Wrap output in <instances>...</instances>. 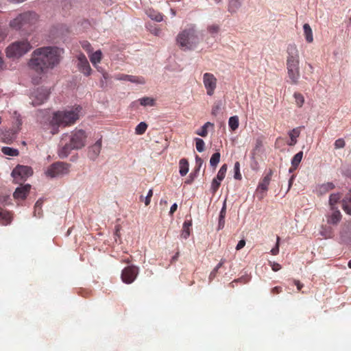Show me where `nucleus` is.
<instances>
[{"instance_id": "obj_1", "label": "nucleus", "mask_w": 351, "mask_h": 351, "mask_svg": "<svg viewBox=\"0 0 351 351\" xmlns=\"http://www.w3.org/2000/svg\"><path fill=\"white\" fill-rule=\"evenodd\" d=\"M63 49L57 47H43L35 49L29 61V66L38 73L52 69L61 61Z\"/></svg>"}, {"instance_id": "obj_2", "label": "nucleus", "mask_w": 351, "mask_h": 351, "mask_svg": "<svg viewBox=\"0 0 351 351\" xmlns=\"http://www.w3.org/2000/svg\"><path fill=\"white\" fill-rule=\"evenodd\" d=\"M87 134L82 129H75L70 133L62 134L58 149L61 158H66L73 150L81 149L86 145Z\"/></svg>"}, {"instance_id": "obj_3", "label": "nucleus", "mask_w": 351, "mask_h": 351, "mask_svg": "<svg viewBox=\"0 0 351 351\" xmlns=\"http://www.w3.org/2000/svg\"><path fill=\"white\" fill-rule=\"evenodd\" d=\"M81 110V107L77 106L68 110L56 112L53 114L50 124L53 128L73 124L79 119Z\"/></svg>"}, {"instance_id": "obj_4", "label": "nucleus", "mask_w": 351, "mask_h": 351, "mask_svg": "<svg viewBox=\"0 0 351 351\" xmlns=\"http://www.w3.org/2000/svg\"><path fill=\"white\" fill-rule=\"evenodd\" d=\"M176 40L179 46L184 50L194 49L199 42L195 25H188L178 34Z\"/></svg>"}, {"instance_id": "obj_5", "label": "nucleus", "mask_w": 351, "mask_h": 351, "mask_svg": "<svg viewBox=\"0 0 351 351\" xmlns=\"http://www.w3.org/2000/svg\"><path fill=\"white\" fill-rule=\"evenodd\" d=\"M37 21V15L34 12H26L19 14L10 21L11 28L19 30L34 24Z\"/></svg>"}, {"instance_id": "obj_6", "label": "nucleus", "mask_w": 351, "mask_h": 351, "mask_svg": "<svg viewBox=\"0 0 351 351\" xmlns=\"http://www.w3.org/2000/svg\"><path fill=\"white\" fill-rule=\"evenodd\" d=\"M31 49L32 46L27 40H19L7 47L6 54L9 58H19L27 53Z\"/></svg>"}, {"instance_id": "obj_7", "label": "nucleus", "mask_w": 351, "mask_h": 351, "mask_svg": "<svg viewBox=\"0 0 351 351\" xmlns=\"http://www.w3.org/2000/svg\"><path fill=\"white\" fill-rule=\"evenodd\" d=\"M69 172V165L62 162H57L51 165L47 168L45 174L47 177L54 178L66 175Z\"/></svg>"}, {"instance_id": "obj_8", "label": "nucleus", "mask_w": 351, "mask_h": 351, "mask_svg": "<svg viewBox=\"0 0 351 351\" xmlns=\"http://www.w3.org/2000/svg\"><path fill=\"white\" fill-rule=\"evenodd\" d=\"M33 174V170L30 167L17 165L12 171V176L16 183L25 181Z\"/></svg>"}, {"instance_id": "obj_9", "label": "nucleus", "mask_w": 351, "mask_h": 351, "mask_svg": "<svg viewBox=\"0 0 351 351\" xmlns=\"http://www.w3.org/2000/svg\"><path fill=\"white\" fill-rule=\"evenodd\" d=\"M50 94V91L47 88H38L34 90L30 96L32 104L33 106H38L43 104L47 99Z\"/></svg>"}, {"instance_id": "obj_10", "label": "nucleus", "mask_w": 351, "mask_h": 351, "mask_svg": "<svg viewBox=\"0 0 351 351\" xmlns=\"http://www.w3.org/2000/svg\"><path fill=\"white\" fill-rule=\"evenodd\" d=\"M300 60H287V69L289 78L292 84H296L300 78Z\"/></svg>"}, {"instance_id": "obj_11", "label": "nucleus", "mask_w": 351, "mask_h": 351, "mask_svg": "<svg viewBox=\"0 0 351 351\" xmlns=\"http://www.w3.org/2000/svg\"><path fill=\"white\" fill-rule=\"evenodd\" d=\"M217 80L213 74L210 73H205L203 75V84L205 89L206 90V94L208 96L213 95L217 88Z\"/></svg>"}, {"instance_id": "obj_12", "label": "nucleus", "mask_w": 351, "mask_h": 351, "mask_svg": "<svg viewBox=\"0 0 351 351\" xmlns=\"http://www.w3.org/2000/svg\"><path fill=\"white\" fill-rule=\"evenodd\" d=\"M138 274V267L134 265H130L123 269L121 273V279L126 284H131L136 278Z\"/></svg>"}, {"instance_id": "obj_13", "label": "nucleus", "mask_w": 351, "mask_h": 351, "mask_svg": "<svg viewBox=\"0 0 351 351\" xmlns=\"http://www.w3.org/2000/svg\"><path fill=\"white\" fill-rule=\"evenodd\" d=\"M77 66L79 70L86 75H89L91 73V68L86 56L81 53L77 57Z\"/></svg>"}, {"instance_id": "obj_14", "label": "nucleus", "mask_w": 351, "mask_h": 351, "mask_svg": "<svg viewBox=\"0 0 351 351\" xmlns=\"http://www.w3.org/2000/svg\"><path fill=\"white\" fill-rule=\"evenodd\" d=\"M102 146L101 138L98 139L93 145L88 147V157L95 160L99 155Z\"/></svg>"}, {"instance_id": "obj_15", "label": "nucleus", "mask_w": 351, "mask_h": 351, "mask_svg": "<svg viewBox=\"0 0 351 351\" xmlns=\"http://www.w3.org/2000/svg\"><path fill=\"white\" fill-rule=\"evenodd\" d=\"M114 78L117 80L128 81L132 83H135L138 84H144L145 83V79L142 77H137L125 74L117 75L114 77Z\"/></svg>"}, {"instance_id": "obj_16", "label": "nucleus", "mask_w": 351, "mask_h": 351, "mask_svg": "<svg viewBox=\"0 0 351 351\" xmlns=\"http://www.w3.org/2000/svg\"><path fill=\"white\" fill-rule=\"evenodd\" d=\"M30 189H31V185H29V184L20 186L16 189V190L13 194V196L15 199H23L26 197Z\"/></svg>"}, {"instance_id": "obj_17", "label": "nucleus", "mask_w": 351, "mask_h": 351, "mask_svg": "<svg viewBox=\"0 0 351 351\" xmlns=\"http://www.w3.org/2000/svg\"><path fill=\"white\" fill-rule=\"evenodd\" d=\"M287 60H300L299 51L295 44H290L287 49Z\"/></svg>"}, {"instance_id": "obj_18", "label": "nucleus", "mask_w": 351, "mask_h": 351, "mask_svg": "<svg viewBox=\"0 0 351 351\" xmlns=\"http://www.w3.org/2000/svg\"><path fill=\"white\" fill-rule=\"evenodd\" d=\"M341 242L351 245V224L343 228L340 233Z\"/></svg>"}, {"instance_id": "obj_19", "label": "nucleus", "mask_w": 351, "mask_h": 351, "mask_svg": "<svg viewBox=\"0 0 351 351\" xmlns=\"http://www.w3.org/2000/svg\"><path fill=\"white\" fill-rule=\"evenodd\" d=\"M331 211L332 213L326 216L327 222L330 224L336 225L340 221L341 219V213L337 208H334V210H331Z\"/></svg>"}, {"instance_id": "obj_20", "label": "nucleus", "mask_w": 351, "mask_h": 351, "mask_svg": "<svg viewBox=\"0 0 351 351\" xmlns=\"http://www.w3.org/2000/svg\"><path fill=\"white\" fill-rule=\"evenodd\" d=\"M342 207L343 210L348 215H351V189L346 194L345 198L342 201Z\"/></svg>"}, {"instance_id": "obj_21", "label": "nucleus", "mask_w": 351, "mask_h": 351, "mask_svg": "<svg viewBox=\"0 0 351 351\" xmlns=\"http://www.w3.org/2000/svg\"><path fill=\"white\" fill-rule=\"evenodd\" d=\"M335 188V184L332 182H326L321 184L317 188V193L319 195H323Z\"/></svg>"}, {"instance_id": "obj_22", "label": "nucleus", "mask_w": 351, "mask_h": 351, "mask_svg": "<svg viewBox=\"0 0 351 351\" xmlns=\"http://www.w3.org/2000/svg\"><path fill=\"white\" fill-rule=\"evenodd\" d=\"M12 217L10 213L0 207V224L6 226L11 223Z\"/></svg>"}, {"instance_id": "obj_23", "label": "nucleus", "mask_w": 351, "mask_h": 351, "mask_svg": "<svg viewBox=\"0 0 351 351\" xmlns=\"http://www.w3.org/2000/svg\"><path fill=\"white\" fill-rule=\"evenodd\" d=\"M271 172L265 176L258 186L257 190L266 191L271 180Z\"/></svg>"}, {"instance_id": "obj_24", "label": "nucleus", "mask_w": 351, "mask_h": 351, "mask_svg": "<svg viewBox=\"0 0 351 351\" xmlns=\"http://www.w3.org/2000/svg\"><path fill=\"white\" fill-rule=\"evenodd\" d=\"M146 13L148 17L157 22H160L163 19V16L160 12L154 10L149 9L147 10Z\"/></svg>"}, {"instance_id": "obj_25", "label": "nucleus", "mask_w": 351, "mask_h": 351, "mask_svg": "<svg viewBox=\"0 0 351 351\" xmlns=\"http://www.w3.org/2000/svg\"><path fill=\"white\" fill-rule=\"evenodd\" d=\"M304 34L305 36V39L308 43H312L313 40V32L308 23H305L303 25Z\"/></svg>"}, {"instance_id": "obj_26", "label": "nucleus", "mask_w": 351, "mask_h": 351, "mask_svg": "<svg viewBox=\"0 0 351 351\" xmlns=\"http://www.w3.org/2000/svg\"><path fill=\"white\" fill-rule=\"evenodd\" d=\"M180 167V174L182 176H184L189 172V162L186 159L182 158L180 160L179 162Z\"/></svg>"}, {"instance_id": "obj_27", "label": "nucleus", "mask_w": 351, "mask_h": 351, "mask_svg": "<svg viewBox=\"0 0 351 351\" xmlns=\"http://www.w3.org/2000/svg\"><path fill=\"white\" fill-rule=\"evenodd\" d=\"M192 225V223L191 221H185L183 223V227H182V232L181 233V237L184 239H186L189 235H190V227Z\"/></svg>"}, {"instance_id": "obj_28", "label": "nucleus", "mask_w": 351, "mask_h": 351, "mask_svg": "<svg viewBox=\"0 0 351 351\" xmlns=\"http://www.w3.org/2000/svg\"><path fill=\"white\" fill-rule=\"evenodd\" d=\"M243 0H230L229 11L236 12L241 6Z\"/></svg>"}, {"instance_id": "obj_29", "label": "nucleus", "mask_w": 351, "mask_h": 351, "mask_svg": "<svg viewBox=\"0 0 351 351\" xmlns=\"http://www.w3.org/2000/svg\"><path fill=\"white\" fill-rule=\"evenodd\" d=\"M303 157V152H299L297 153L291 160V165L293 169H295L300 165Z\"/></svg>"}, {"instance_id": "obj_30", "label": "nucleus", "mask_w": 351, "mask_h": 351, "mask_svg": "<svg viewBox=\"0 0 351 351\" xmlns=\"http://www.w3.org/2000/svg\"><path fill=\"white\" fill-rule=\"evenodd\" d=\"M101 56L102 53L100 50L96 51L90 55V60L94 66L101 61Z\"/></svg>"}, {"instance_id": "obj_31", "label": "nucleus", "mask_w": 351, "mask_h": 351, "mask_svg": "<svg viewBox=\"0 0 351 351\" xmlns=\"http://www.w3.org/2000/svg\"><path fill=\"white\" fill-rule=\"evenodd\" d=\"M140 104L143 106H154L155 105V100L149 97H144L138 99Z\"/></svg>"}, {"instance_id": "obj_32", "label": "nucleus", "mask_w": 351, "mask_h": 351, "mask_svg": "<svg viewBox=\"0 0 351 351\" xmlns=\"http://www.w3.org/2000/svg\"><path fill=\"white\" fill-rule=\"evenodd\" d=\"M341 197L340 193H332L330 195L329 197V204L330 206V209L334 210V208H336L335 207V204L339 200Z\"/></svg>"}, {"instance_id": "obj_33", "label": "nucleus", "mask_w": 351, "mask_h": 351, "mask_svg": "<svg viewBox=\"0 0 351 351\" xmlns=\"http://www.w3.org/2000/svg\"><path fill=\"white\" fill-rule=\"evenodd\" d=\"M208 126H213L210 122H206L200 129L196 131V134L202 137H205L208 134L207 128Z\"/></svg>"}, {"instance_id": "obj_34", "label": "nucleus", "mask_w": 351, "mask_h": 351, "mask_svg": "<svg viewBox=\"0 0 351 351\" xmlns=\"http://www.w3.org/2000/svg\"><path fill=\"white\" fill-rule=\"evenodd\" d=\"M228 125L232 130H235L239 127V118L237 116L231 117L228 121Z\"/></svg>"}, {"instance_id": "obj_35", "label": "nucleus", "mask_w": 351, "mask_h": 351, "mask_svg": "<svg viewBox=\"0 0 351 351\" xmlns=\"http://www.w3.org/2000/svg\"><path fill=\"white\" fill-rule=\"evenodd\" d=\"M147 128V124L145 122L142 121L136 125L135 132L136 134L141 135L145 132Z\"/></svg>"}, {"instance_id": "obj_36", "label": "nucleus", "mask_w": 351, "mask_h": 351, "mask_svg": "<svg viewBox=\"0 0 351 351\" xmlns=\"http://www.w3.org/2000/svg\"><path fill=\"white\" fill-rule=\"evenodd\" d=\"M220 157L221 155L219 152H215V154H213L210 159V166L216 167L220 161Z\"/></svg>"}, {"instance_id": "obj_37", "label": "nucleus", "mask_w": 351, "mask_h": 351, "mask_svg": "<svg viewBox=\"0 0 351 351\" xmlns=\"http://www.w3.org/2000/svg\"><path fill=\"white\" fill-rule=\"evenodd\" d=\"M2 152L5 155L10 156H16L19 154V151L16 149H13L9 147H3L2 148Z\"/></svg>"}, {"instance_id": "obj_38", "label": "nucleus", "mask_w": 351, "mask_h": 351, "mask_svg": "<svg viewBox=\"0 0 351 351\" xmlns=\"http://www.w3.org/2000/svg\"><path fill=\"white\" fill-rule=\"evenodd\" d=\"M319 234L324 238L328 239L332 237V232L330 228L322 227Z\"/></svg>"}, {"instance_id": "obj_39", "label": "nucleus", "mask_w": 351, "mask_h": 351, "mask_svg": "<svg viewBox=\"0 0 351 351\" xmlns=\"http://www.w3.org/2000/svg\"><path fill=\"white\" fill-rule=\"evenodd\" d=\"M227 169H228V166L226 164L223 165L221 167V168L219 169V170L217 173V177H216L219 181H222L223 180V178H225L226 173L227 171Z\"/></svg>"}, {"instance_id": "obj_40", "label": "nucleus", "mask_w": 351, "mask_h": 351, "mask_svg": "<svg viewBox=\"0 0 351 351\" xmlns=\"http://www.w3.org/2000/svg\"><path fill=\"white\" fill-rule=\"evenodd\" d=\"M293 97H294L295 102L296 105L298 107H302L304 102V98L303 95L300 93H295L293 95Z\"/></svg>"}, {"instance_id": "obj_41", "label": "nucleus", "mask_w": 351, "mask_h": 351, "mask_svg": "<svg viewBox=\"0 0 351 351\" xmlns=\"http://www.w3.org/2000/svg\"><path fill=\"white\" fill-rule=\"evenodd\" d=\"M195 146L198 152H202L204 150L205 143L204 141L199 138H195Z\"/></svg>"}, {"instance_id": "obj_42", "label": "nucleus", "mask_w": 351, "mask_h": 351, "mask_svg": "<svg viewBox=\"0 0 351 351\" xmlns=\"http://www.w3.org/2000/svg\"><path fill=\"white\" fill-rule=\"evenodd\" d=\"M222 107V101H217L215 102L213 108H212V114L214 116H217L219 112L221 110Z\"/></svg>"}, {"instance_id": "obj_43", "label": "nucleus", "mask_w": 351, "mask_h": 351, "mask_svg": "<svg viewBox=\"0 0 351 351\" xmlns=\"http://www.w3.org/2000/svg\"><path fill=\"white\" fill-rule=\"evenodd\" d=\"M234 178L236 180H241L242 176L240 173V163L239 162H236L234 165Z\"/></svg>"}, {"instance_id": "obj_44", "label": "nucleus", "mask_w": 351, "mask_h": 351, "mask_svg": "<svg viewBox=\"0 0 351 351\" xmlns=\"http://www.w3.org/2000/svg\"><path fill=\"white\" fill-rule=\"evenodd\" d=\"M221 181H219L217 178H215L213 180V181L211 182V186H210V190L213 193H215L218 190V189L221 184Z\"/></svg>"}, {"instance_id": "obj_45", "label": "nucleus", "mask_w": 351, "mask_h": 351, "mask_svg": "<svg viewBox=\"0 0 351 351\" xmlns=\"http://www.w3.org/2000/svg\"><path fill=\"white\" fill-rule=\"evenodd\" d=\"M225 217H226V215H219V220H218V225H217V230H220L223 228V227L225 226Z\"/></svg>"}, {"instance_id": "obj_46", "label": "nucleus", "mask_w": 351, "mask_h": 351, "mask_svg": "<svg viewBox=\"0 0 351 351\" xmlns=\"http://www.w3.org/2000/svg\"><path fill=\"white\" fill-rule=\"evenodd\" d=\"M299 135V132L297 131L296 129H293L289 134V136H290V138H291V143H290L289 145H293L296 143V137L298 136Z\"/></svg>"}, {"instance_id": "obj_47", "label": "nucleus", "mask_w": 351, "mask_h": 351, "mask_svg": "<svg viewBox=\"0 0 351 351\" xmlns=\"http://www.w3.org/2000/svg\"><path fill=\"white\" fill-rule=\"evenodd\" d=\"M42 204H43V200L41 199H38L36 204H35V206H34V208H35V210H34V215L36 216L37 215V213H38V216L39 217L40 216V209H41V206H42Z\"/></svg>"}, {"instance_id": "obj_48", "label": "nucleus", "mask_w": 351, "mask_h": 351, "mask_svg": "<svg viewBox=\"0 0 351 351\" xmlns=\"http://www.w3.org/2000/svg\"><path fill=\"white\" fill-rule=\"evenodd\" d=\"M280 237H277L276 245L271 250L273 255H277L279 253Z\"/></svg>"}, {"instance_id": "obj_49", "label": "nucleus", "mask_w": 351, "mask_h": 351, "mask_svg": "<svg viewBox=\"0 0 351 351\" xmlns=\"http://www.w3.org/2000/svg\"><path fill=\"white\" fill-rule=\"evenodd\" d=\"M335 149H341L345 147V141L343 138H338L335 142Z\"/></svg>"}, {"instance_id": "obj_50", "label": "nucleus", "mask_w": 351, "mask_h": 351, "mask_svg": "<svg viewBox=\"0 0 351 351\" xmlns=\"http://www.w3.org/2000/svg\"><path fill=\"white\" fill-rule=\"evenodd\" d=\"M219 29V27L217 25H212L208 27V31L212 35L216 34L218 33Z\"/></svg>"}, {"instance_id": "obj_51", "label": "nucleus", "mask_w": 351, "mask_h": 351, "mask_svg": "<svg viewBox=\"0 0 351 351\" xmlns=\"http://www.w3.org/2000/svg\"><path fill=\"white\" fill-rule=\"evenodd\" d=\"M152 195H153V191H152V189H149L147 196L145 198V204L146 206H148L150 204L151 197L152 196Z\"/></svg>"}, {"instance_id": "obj_52", "label": "nucleus", "mask_w": 351, "mask_h": 351, "mask_svg": "<svg viewBox=\"0 0 351 351\" xmlns=\"http://www.w3.org/2000/svg\"><path fill=\"white\" fill-rule=\"evenodd\" d=\"M271 267L272 268V270L274 271H277L281 269V266L278 263H270Z\"/></svg>"}, {"instance_id": "obj_53", "label": "nucleus", "mask_w": 351, "mask_h": 351, "mask_svg": "<svg viewBox=\"0 0 351 351\" xmlns=\"http://www.w3.org/2000/svg\"><path fill=\"white\" fill-rule=\"evenodd\" d=\"M82 47L87 51L90 52L91 51V45L87 41H84L82 43Z\"/></svg>"}, {"instance_id": "obj_54", "label": "nucleus", "mask_w": 351, "mask_h": 351, "mask_svg": "<svg viewBox=\"0 0 351 351\" xmlns=\"http://www.w3.org/2000/svg\"><path fill=\"white\" fill-rule=\"evenodd\" d=\"M245 241L244 239L240 240L236 246V250H241L245 246Z\"/></svg>"}, {"instance_id": "obj_55", "label": "nucleus", "mask_w": 351, "mask_h": 351, "mask_svg": "<svg viewBox=\"0 0 351 351\" xmlns=\"http://www.w3.org/2000/svg\"><path fill=\"white\" fill-rule=\"evenodd\" d=\"M203 160L198 156L195 157V165L196 166H199V168H201L203 165Z\"/></svg>"}, {"instance_id": "obj_56", "label": "nucleus", "mask_w": 351, "mask_h": 351, "mask_svg": "<svg viewBox=\"0 0 351 351\" xmlns=\"http://www.w3.org/2000/svg\"><path fill=\"white\" fill-rule=\"evenodd\" d=\"M226 199L224 200L223 206L221 209L219 215H226Z\"/></svg>"}, {"instance_id": "obj_57", "label": "nucleus", "mask_w": 351, "mask_h": 351, "mask_svg": "<svg viewBox=\"0 0 351 351\" xmlns=\"http://www.w3.org/2000/svg\"><path fill=\"white\" fill-rule=\"evenodd\" d=\"M177 208H178V205L176 203H174L173 204H172V206L170 208L169 215H172L174 213V212L177 210Z\"/></svg>"}, {"instance_id": "obj_58", "label": "nucleus", "mask_w": 351, "mask_h": 351, "mask_svg": "<svg viewBox=\"0 0 351 351\" xmlns=\"http://www.w3.org/2000/svg\"><path fill=\"white\" fill-rule=\"evenodd\" d=\"M293 282L296 285L298 290H300L304 286L299 280H294Z\"/></svg>"}, {"instance_id": "obj_59", "label": "nucleus", "mask_w": 351, "mask_h": 351, "mask_svg": "<svg viewBox=\"0 0 351 351\" xmlns=\"http://www.w3.org/2000/svg\"><path fill=\"white\" fill-rule=\"evenodd\" d=\"M97 69L102 73L104 80H106L109 78V75L106 72L104 71L102 69H100L99 68H97Z\"/></svg>"}, {"instance_id": "obj_60", "label": "nucleus", "mask_w": 351, "mask_h": 351, "mask_svg": "<svg viewBox=\"0 0 351 351\" xmlns=\"http://www.w3.org/2000/svg\"><path fill=\"white\" fill-rule=\"evenodd\" d=\"M280 291H281V287H275L274 288L272 289L271 292L273 293H278Z\"/></svg>"}, {"instance_id": "obj_61", "label": "nucleus", "mask_w": 351, "mask_h": 351, "mask_svg": "<svg viewBox=\"0 0 351 351\" xmlns=\"http://www.w3.org/2000/svg\"><path fill=\"white\" fill-rule=\"evenodd\" d=\"M194 177H195V176H194V174L191 173L190 174V178H190V179H189V180H186V181H185V183H186V184H191V183L192 182V181H193V178H194Z\"/></svg>"}, {"instance_id": "obj_62", "label": "nucleus", "mask_w": 351, "mask_h": 351, "mask_svg": "<svg viewBox=\"0 0 351 351\" xmlns=\"http://www.w3.org/2000/svg\"><path fill=\"white\" fill-rule=\"evenodd\" d=\"M151 32L154 35L158 36L159 35L160 30L158 28H154V29H152Z\"/></svg>"}, {"instance_id": "obj_63", "label": "nucleus", "mask_w": 351, "mask_h": 351, "mask_svg": "<svg viewBox=\"0 0 351 351\" xmlns=\"http://www.w3.org/2000/svg\"><path fill=\"white\" fill-rule=\"evenodd\" d=\"M6 36V34L0 29V42L3 40Z\"/></svg>"}, {"instance_id": "obj_64", "label": "nucleus", "mask_w": 351, "mask_h": 351, "mask_svg": "<svg viewBox=\"0 0 351 351\" xmlns=\"http://www.w3.org/2000/svg\"><path fill=\"white\" fill-rule=\"evenodd\" d=\"M216 274H217V273H216V272H215V271H213H213L210 272V274L209 278H210V280H212L213 278H214L215 277Z\"/></svg>"}]
</instances>
